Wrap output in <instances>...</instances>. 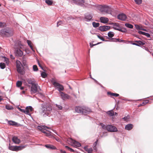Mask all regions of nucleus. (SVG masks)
Here are the masks:
<instances>
[{"label": "nucleus", "instance_id": "nucleus-1", "mask_svg": "<svg viewBox=\"0 0 153 153\" xmlns=\"http://www.w3.org/2000/svg\"><path fill=\"white\" fill-rule=\"evenodd\" d=\"M41 114L44 117L48 116L52 110V108L49 103H45L42 105Z\"/></svg>", "mask_w": 153, "mask_h": 153}, {"label": "nucleus", "instance_id": "nucleus-2", "mask_svg": "<svg viewBox=\"0 0 153 153\" xmlns=\"http://www.w3.org/2000/svg\"><path fill=\"white\" fill-rule=\"evenodd\" d=\"M13 34V30L11 27H7L1 29L0 30V34L3 36H11Z\"/></svg>", "mask_w": 153, "mask_h": 153}, {"label": "nucleus", "instance_id": "nucleus-3", "mask_svg": "<svg viewBox=\"0 0 153 153\" xmlns=\"http://www.w3.org/2000/svg\"><path fill=\"white\" fill-rule=\"evenodd\" d=\"M16 46H17L18 47L15 48L14 53L15 56L18 57H21L23 55V51L20 49L22 48V46H23L21 44L20 41H18L15 44Z\"/></svg>", "mask_w": 153, "mask_h": 153}, {"label": "nucleus", "instance_id": "nucleus-4", "mask_svg": "<svg viewBox=\"0 0 153 153\" xmlns=\"http://www.w3.org/2000/svg\"><path fill=\"white\" fill-rule=\"evenodd\" d=\"M97 8L102 13H111L112 12L111 7L107 5H99L97 6Z\"/></svg>", "mask_w": 153, "mask_h": 153}, {"label": "nucleus", "instance_id": "nucleus-5", "mask_svg": "<svg viewBox=\"0 0 153 153\" xmlns=\"http://www.w3.org/2000/svg\"><path fill=\"white\" fill-rule=\"evenodd\" d=\"M75 110L78 113L85 114L88 113L90 111V109L85 107L80 106L76 107L75 108Z\"/></svg>", "mask_w": 153, "mask_h": 153}, {"label": "nucleus", "instance_id": "nucleus-6", "mask_svg": "<svg viewBox=\"0 0 153 153\" xmlns=\"http://www.w3.org/2000/svg\"><path fill=\"white\" fill-rule=\"evenodd\" d=\"M68 143L72 146L77 148L81 146V144L78 142L72 139L71 138H69L68 139Z\"/></svg>", "mask_w": 153, "mask_h": 153}, {"label": "nucleus", "instance_id": "nucleus-7", "mask_svg": "<svg viewBox=\"0 0 153 153\" xmlns=\"http://www.w3.org/2000/svg\"><path fill=\"white\" fill-rule=\"evenodd\" d=\"M24 146H12L10 144H9V149L13 151H18L22 149L25 148Z\"/></svg>", "mask_w": 153, "mask_h": 153}, {"label": "nucleus", "instance_id": "nucleus-8", "mask_svg": "<svg viewBox=\"0 0 153 153\" xmlns=\"http://www.w3.org/2000/svg\"><path fill=\"white\" fill-rule=\"evenodd\" d=\"M52 82L53 84V85L60 92L61 91H63L64 90V87L63 85L59 84V83L56 82L53 80H52Z\"/></svg>", "mask_w": 153, "mask_h": 153}, {"label": "nucleus", "instance_id": "nucleus-9", "mask_svg": "<svg viewBox=\"0 0 153 153\" xmlns=\"http://www.w3.org/2000/svg\"><path fill=\"white\" fill-rule=\"evenodd\" d=\"M106 129L108 131L111 132H116L117 131V129L116 127L111 125H107Z\"/></svg>", "mask_w": 153, "mask_h": 153}, {"label": "nucleus", "instance_id": "nucleus-10", "mask_svg": "<svg viewBox=\"0 0 153 153\" xmlns=\"http://www.w3.org/2000/svg\"><path fill=\"white\" fill-rule=\"evenodd\" d=\"M37 84L33 85L31 87V92L32 94H34L38 91Z\"/></svg>", "mask_w": 153, "mask_h": 153}, {"label": "nucleus", "instance_id": "nucleus-11", "mask_svg": "<svg viewBox=\"0 0 153 153\" xmlns=\"http://www.w3.org/2000/svg\"><path fill=\"white\" fill-rule=\"evenodd\" d=\"M110 25H113V28L114 30L119 31L120 30L121 27L118 23H110Z\"/></svg>", "mask_w": 153, "mask_h": 153}, {"label": "nucleus", "instance_id": "nucleus-12", "mask_svg": "<svg viewBox=\"0 0 153 153\" xmlns=\"http://www.w3.org/2000/svg\"><path fill=\"white\" fill-rule=\"evenodd\" d=\"M33 111V109L31 106H28L26 108L25 114L30 115L31 112Z\"/></svg>", "mask_w": 153, "mask_h": 153}, {"label": "nucleus", "instance_id": "nucleus-13", "mask_svg": "<svg viewBox=\"0 0 153 153\" xmlns=\"http://www.w3.org/2000/svg\"><path fill=\"white\" fill-rule=\"evenodd\" d=\"M110 29V27L108 26H100L99 30L101 31H105L109 30Z\"/></svg>", "mask_w": 153, "mask_h": 153}, {"label": "nucleus", "instance_id": "nucleus-14", "mask_svg": "<svg viewBox=\"0 0 153 153\" xmlns=\"http://www.w3.org/2000/svg\"><path fill=\"white\" fill-rule=\"evenodd\" d=\"M127 18L126 15L123 13L120 14L118 16V18L120 20L125 21Z\"/></svg>", "mask_w": 153, "mask_h": 153}, {"label": "nucleus", "instance_id": "nucleus-15", "mask_svg": "<svg viewBox=\"0 0 153 153\" xmlns=\"http://www.w3.org/2000/svg\"><path fill=\"white\" fill-rule=\"evenodd\" d=\"M60 95L63 100L68 99L70 98V97L68 95L64 94L62 92H60Z\"/></svg>", "mask_w": 153, "mask_h": 153}, {"label": "nucleus", "instance_id": "nucleus-16", "mask_svg": "<svg viewBox=\"0 0 153 153\" xmlns=\"http://www.w3.org/2000/svg\"><path fill=\"white\" fill-rule=\"evenodd\" d=\"M100 22L104 24H106L108 21V18L104 17H101L100 18Z\"/></svg>", "mask_w": 153, "mask_h": 153}, {"label": "nucleus", "instance_id": "nucleus-17", "mask_svg": "<svg viewBox=\"0 0 153 153\" xmlns=\"http://www.w3.org/2000/svg\"><path fill=\"white\" fill-rule=\"evenodd\" d=\"M12 140L16 144H19L21 142L20 140L16 136L13 137Z\"/></svg>", "mask_w": 153, "mask_h": 153}, {"label": "nucleus", "instance_id": "nucleus-18", "mask_svg": "<svg viewBox=\"0 0 153 153\" xmlns=\"http://www.w3.org/2000/svg\"><path fill=\"white\" fill-rule=\"evenodd\" d=\"M73 3L81 5L84 3V0H72Z\"/></svg>", "mask_w": 153, "mask_h": 153}, {"label": "nucleus", "instance_id": "nucleus-19", "mask_svg": "<svg viewBox=\"0 0 153 153\" xmlns=\"http://www.w3.org/2000/svg\"><path fill=\"white\" fill-rule=\"evenodd\" d=\"M133 127V125L130 124L127 125L125 127L126 129L128 130H130Z\"/></svg>", "mask_w": 153, "mask_h": 153}, {"label": "nucleus", "instance_id": "nucleus-20", "mask_svg": "<svg viewBox=\"0 0 153 153\" xmlns=\"http://www.w3.org/2000/svg\"><path fill=\"white\" fill-rule=\"evenodd\" d=\"M107 94L110 95L111 97H118L119 96V94L117 93H112L110 92H107Z\"/></svg>", "mask_w": 153, "mask_h": 153}, {"label": "nucleus", "instance_id": "nucleus-21", "mask_svg": "<svg viewBox=\"0 0 153 153\" xmlns=\"http://www.w3.org/2000/svg\"><path fill=\"white\" fill-rule=\"evenodd\" d=\"M16 68L17 71L19 73L21 74H23V71L22 67H17Z\"/></svg>", "mask_w": 153, "mask_h": 153}, {"label": "nucleus", "instance_id": "nucleus-22", "mask_svg": "<svg viewBox=\"0 0 153 153\" xmlns=\"http://www.w3.org/2000/svg\"><path fill=\"white\" fill-rule=\"evenodd\" d=\"M45 147L51 149H56V147L52 145H46L45 146Z\"/></svg>", "mask_w": 153, "mask_h": 153}, {"label": "nucleus", "instance_id": "nucleus-23", "mask_svg": "<svg viewBox=\"0 0 153 153\" xmlns=\"http://www.w3.org/2000/svg\"><path fill=\"white\" fill-rule=\"evenodd\" d=\"M37 128L39 130H40L41 131L42 130V129L44 128H48V129L50 128L47 127L45 126H38L37 127Z\"/></svg>", "mask_w": 153, "mask_h": 153}, {"label": "nucleus", "instance_id": "nucleus-24", "mask_svg": "<svg viewBox=\"0 0 153 153\" xmlns=\"http://www.w3.org/2000/svg\"><path fill=\"white\" fill-rule=\"evenodd\" d=\"M85 18L87 19V21H89L92 18L91 15L90 14L85 16Z\"/></svg>", "mask_w": 153, "mask_h": 153}, {"label": "nucleus", "instance_id": "nucleus-25", "mask_svg": "<svg viewBox=\"0 0 153 153\" xmlns=\"http://www.w3.org/2000/svg\"><path fill=\"white\" fill-rule=\"evenodd\" d=\"M84 149L88 153H91L93 151V149L92 148L88 149L87 147H85Z\"/></svg>", "mask_w": 153, "mask_h": 153}, {"label": "nucleus", "instance_id": "nucleus-26", "mask_svg": "<svg viewBox=\"0 0 153 153\" xmlns=\"http://www.w3.org/2000/svg\"><path fill=\"white\" fill-rule=\"evenodd\" d=\"M135 42L137 43V45H138V46H140V45H144L145 44V43L143 42L140 40L135 41Z\"/></svg>", "mask_w": 153, "mask_h": 153}, {"label": "nucleus", "instance_id": "nucleus-27", "mask_svg": "<svg viewBox=\"0 0 153 153\" xmlns=\"http://www.w3.org/2000/svg\"><path fill=\"white\" fill-rule=\"evenodd\" d=\"M27 42L28 44V45L30 46L31 50L33 51H34L32 45V42L30 40H27Z\"/></svg>", "mask_w": 153, "mask_h": 153}, {"label": "nucleus", "instance_id": "nucleus-28", "mask_svg": "<svg viewBox=\"0 0 153 153\" xmlns=\"http://www.w3.org/2000/svg\"><path fill=\"white\" fill-rule=\"evenodd\" d=\"M107 114L110 116H113L114 115V111L113 110L109 111L107 112Z\"/></svg>", "mask_w": 153, "mask_h": 153}, {"label": "nucleus", "instance_id": "nucleus-29", "mask_svg": "<svg viewBox=\"0 0 153 153\" xmlns=\"http://www.w3.org/2000/svg\"><path fill=\"white\" fill-rule=\"evenodd\" d=\"M16 67L22 66V64L21 62L19 61L16 60Z\"/></svg>", "mask_w": 153, "mask_h": 153}, {"label": "nucleus", "instance_id": "nucleus-30", "mask_svg": "<svg viewBox=\"0 0 153 153\" xmlns=\"http://www.w3.org/2000/svg\"><path fill=\"white\" fill-rule=\"evenodd\" d=\"M9 124L10 125L14 126L17 125V123L12 121H9L8 122Z\"/></svg>", "mask_w": 153, "mask_h": 153}, {"label": "nucleus", "instance_id": "nucleus-31", "mask_svg": "<svg viewBox=\"0 0 153 153\" xmlns=\"http://www.w3.org/2000/svg\"><path fill=\"white\" fill-rule=\"evenodd\" d=\"M125 26L129 28L132 29L133 27V26L131 24L129 23H126L125 24Z\"/></svg>", "mask_w": 153, "mask_h": 153}, {"label": "nucleus", "instance_id": "nucleus-32", "mask_svg": "<svg viewBox=\"0 0 153 153\" xmlns=\"http://www.w3.org/2000/svg\"><path fill=\"white\" fill-rule=\"evenodd\" d=\"M92 25L94 27H99L100 24L99 23H96L94 22L92 23Z\"/></svg>", "mask_w": 153, "mask_h": 153}, {"label": "nucleus", "instance_id": "nucleus-33", "mask_svg": "<svg viewBox=\"0 0 153 153\" xmlns=\"http://www.w3.org/2000/svg\"><path fill=\"white\" fill-rule=\"evenodd\" d=\"M108 35L109 37L111 38L114 36V33L110 31L108 33Z\"/></svg>", "mask_w": 153, "mask_h": 153}, {"label": "nucleus", "instance_id": "nucleus-34", "mask_svg": "<svg viewBox=\"0 0 153 153\" xmlns=\"http://www.w3.org/2000/svg\"><path fill=\"white\" fill-rule=\"evenodd\" d=\"M46 3L49 5H51L53 3V1L52 0H46Z\"/></svg>", "mask_w": 153, "mask_h": 153}, {"label": "nucleus", "instance_id": "nucleus-35", "mask_svg": "<svg viewBox=\"0 0 153 153\" xmlns=\"http://www.w3.org/2000/svg\"><path fill=\"white\" fill-rule=\"evenodd\" d=\"M22 84V82L21 81H18L16 82V86L19 87L21 86Z\"/></svg>", "mask_w": 153, "mask_h": 153}, {"label": "nucleus", "instance_id": "nucleus-36", "mask_svg": "<svg viewBox=\"0 0 153 153\" xmlns=\"http://www.w3.org/2000/svg\"><path fill=\"white\" fill-rule=\"evenodd\" d=\"M5 63H0V67L1 69H3L5 68Z\"/></svg>", "mask_w": 153, "mask_h": 153}, {"label": "nucleus", "instance_id": "nucleus-37", "mask_svg": "<svg viewBox=\"0 0 153 153\" xmlns=\"http://www.w3.org/2000/svg\"><path fill=\"white\" fill-rule=\"evenodd\" d=\"M135 26L136 29L138 30L142 29V27L138 25H135Z\"/></svg>", "mask_w": 153, "mask_h": 153}, {"label": "nucleus", "instance_id": "nucleus-38", "mask_svg": "<svg viewBox=\"0 0 153 153\" xmlns=\"http://www.w3.org/2000/svg\"><path fill=\"white\" fill-rule=\"evenodd\" d=\"M129 118L130 117L129 116H127L125 117H124L123 118V119L125 121L127 122L128 121Z\"/></svg>", "mask_w": 153, "mask_h": 153}, {"label": "nucleus", "instance_id": "nucleus-39", "mask_svg": "<svg viewBox=\"0 0 153 153\" xmlns=\"http://www.w3.org/2000/svg\"><path fill=\"white\" fill-rule=\"evenodd\" d=\"M97 36L101 40H102V41H106L105 40L104 38L102 37V36H101L100 35H97Z\"/></svg>", "mask_w": 153, "mask_h": 153}, {"label": "nucleus", "instance_id": "nucleus-40", "mask_svg": "<svg viewBox=\"0 0 153 153\" xmlns=\"http://www.w3.org/2000/svg\"><path fill=\"white\" fill-rule=\"evenodd\" d=\"M41 76L43 78H45L47 76V75L45 72H43L41 74Z\"/></svg>", "mask_w": 153, "mask_h": 153}, {"label": "nucleus", "instance_id": "nucleus-41", "mask_svg": "<svg viewBox=\"0 0 153 153\" xmlns=\"http://www.w3.org/2000/svg\"><path fill=\"white\" fill-rule=\"evenodd\" d=\"M65 148L68 150L70 151L71 152H74V150L73 149L69 147L68 146H65Z\"/></svg>", "mask_w": 153, "mask_h": 153}, {"label": "nucleus", "instance_id": "nucleus-42", "mask_svg": "<svg viewBox=\"0 0 153 153\" xmlns=\"http://www.w3.org/2000/svg\"><path fill=\"white\" fill-rule=\"evenodd\" d=\"M135 3L138 4H141L142 2V0H134Z\"/></svg>", "mask_w": 153, "mask_h": 153}, {"label": "nucleus", "instance_id": "nucleus-43", "mask_svg": "<svg viewBox=\"0 0 153 153\" xmlns=\"http://www.w3.org/2000/svg\"><path fill=\"white\" fill-rule=\"evenodd\" d=\"M33 69L34 71H37L38 70V68L36 65H34L33 66Z\"/></svg>", "mask_w": 153, "mask_h": 153}, {"label": "nucleus", "instance_id": "nucleus-44", "mask_svg": "<svg viewBox=\"0 0 153 153\" xmlns=\"http://www.w3.org/2000/svg\"><path fill=\"white\" fill-rule=\"evenodd\" d=\"M6 108L7 109L9 110L12 109L13 108V107L12 106L9 105H6Z\"/></svg>", "mask_w": 153, "mask_h": 153}, {"label": "nucleus", "instance_id": "nucleus-45", "mask_svg": "<svg viewBox=\"0 0 153 153\" xmlns=\"http://www.w3.org/2000/svg\"><path fill=\"white\" fill-rule=\"evenodd\" d=\"M4 61L6 62V63H7V65L9 64V60L8 58L6 57L4 58Z\"/></svg>", "mask_w": 153, "mask_h": 153}, {"label": "nucleus", "instance_id": "nucleus-46", "mask_svg": "<svg viewBox=\"0 0 153 153\" xmlns=\"http://www.w3.org/2000/svg\"><path fill=\"white\" fill-rule=\"evenodd\" d=\"M63 24V22L62 21H60L57 22V27L59 26V25H61Z\"/></svg>", "mask_w": 153, "mask_h": 153}, {"label": "nucleus", "instance_id": "nucleus-47", "mask_svg": "<svg viewBox=\"0 0 153 153\" xmlns=\"http://www.w3.org/2000/svg\"><path fill=\"white\" fill-rule=\"evenodd\" d=\"M22 59H23V61H22L23 63V65H25L26 64V60L25 59L24 57V56H23V57L22 58Z\"/></svg>", "mask_w": 153, "mask_h": 153}, {"label": "nucleus", "instance_id": "nucleus-48", "mask_svg": "<svg viewBox=\"0 0 153 153\" xmlns=\"http://www.w3.org/2000/svg\"><path fill=\"white\" fill-rule=\"evenodd\" d=\"M143 35L146 36L147 37H150V35L149 33H146L145 32L143 34Z\"/></svg>", "mask_w": 153, "mask_h": 153}, {"label": "nucleus", "instance_id": "nucleus-49", "mask_svg": "<svg viewBox=\"0 0 153 153\" xmlns=\"http://www.w3.org/2000/svg\"><path fill=\"white\" fill-rule=\"evenodd\" d=\"M119 31L123 32H125L126 31V30L125 29L122 28L121 27L120 30Z\"/></svg>", "mask_w": 153, "mask_h": 153}, {"label": "nucleus", "instance_id": "nucleus-50", "mask_svg": "<svg viewBox=\"0 0 153 153\" xmlns=\"http://www.w3.org/2000/svg\"><path fill=\"white\" fill-rule=\"evenodd\" d=\"M56 107L60 110H61L62 109V107L61 105H58L57 104L56 105Z\"/></svg>", "mask_w": 153, "mask_h": 153}, {"label": "nucleus", "instance_id": "nucleus-51", "mask_svg": "<svg viewBox=\"0 0 153 153\" xmlns=\"http://www.w3.org/2000/svg\"><path fill=\"white\" fill-rule=\"evenodd\" d=\"M128 42V43H130L131 44H132L133 45H136L137 46H138V45H137V43H132V41H129Z\"/></svg>", "mask_w": 153, "mask_h": 153}, {"label": "nucleus", "instance_id": "nucleus-52", "mask_svg": "<svg viewBox=\"0 0 153 153\" xmlns=\"http://www.w3.org/2000/svg\"><path fill=\"white\" fill-rule=\"evenodd\" d=\"M28 82L29 84H31L32 85H34V84H35V83H34L31 80H30L28 81Z\"/></svg>", "mask_w": 153, "mask_h": 153}, {"label": "nucleus", "instance_id": "nucleus-53", "mask_svg": "<svg viewBox=\"0 0 153 153\" xmlns=\"http://www.w3.org/2000/svg\"><path fill=\"white\" fill-rule=\"evenodd\" d=\"M5 25L4 23L0 22V27H4Z\"/></svg>", "mask_w": 153, "mask_h": 153}, {"label": "nucleus", "instance_id": "nucleus-54", "mask_svg": "<svg viewBox=\"0 0 153 153\" xmlns=\"http://www.w3.org/2000/svg\"><path fill=\"white\" fill-rule=\"evenodd\" d=\"M101 125L102 128H103V129L106 128V126L105 125L103 124L102 123Z\"/></svg>", "mask_w": 153, "mask_h": 153}, {"label": "nucleus", "instance_id": "nucleus-55", "mask_svg": "<svg viewBox=\"0 0 153 153\" xmlns=\"http://www.w3.org/2000/svg\"><path fill=\"white\" fill-rule=\"evenodd\" d=\"M45 128H44L41 131L43 133H45V134H46L47 133V132H46V130Z\"/></svg>", "mask_w": 153, "mask_h": 153}, {"label": "nucleus", "instance_id": "nucleus-56", "mask_svg": "<svg viewBox=\"0 0 153 153\" xmlns=\"http://www.w3.org/2000/svg\"><path fill=\"white\" fill-rule=\"evenodd\" d=\"M144 33H145L144 32H143L142 31H138V33L140 34L143 35V34Z\"/></svg>", "mask_w": 153, "mask_h": 153}, {"label": "nucleus", "instance_id": "nucleus-57", "mask_svg": "<svg viewBox=\"0 0 153 153\" xmlns=\"http://www.w3.org/2000/svg\"><path fill=\"white\" fill-rule=\"evenodd\" d=\"M100 43H97V44H95V45H94V44H92V45H91V44H90V47L92 48V47L93 46L95 45H97V44H100Z\"/></svg>", "mask_w": 153, "mask_h": 153}, {"label": "nucleus", "instance_id": "nucleus-58", "mask_svg": "<svg viewBox=\"0 0 153 153\" xmlns=\"http://www.w3.org/2000/svg\"><path fill=\"white\" fill-rule=\"evenodd\" d=\"M46 135L47 136H51V132H49V133H47L46 134Z\"/></svg>", "mask_w": 153, "mask_h": 153}, {"label": "nucleus", "instance_id": "nucleus-59", "mask_svg": "<svg viewBox=\"0 0 153 153\" xmlns=\"http://www.w3.org/2000/svg\"><path fill=\"white\" fill-rule=\"evenodd\" d=\"M143 102H144L145 105L146 104L148 103L149 102V101L148 100H146Z\"/></svg>", "mask_w": 153, "mask_h": 153}, {"label": "nucleus", "instance_id": "nucleus-60", "mask_svg": "<svg viewBox=\"0 0 153 153\" xmlns=\"http://www.w3.org/2000/svg\"><path fill=\"white\" fill-rule=\"evenodd\" d=\"M21 111L22 112L25 113V111H26V108L25 109H21Z\"/></svg>", "mask_w": 153, "mask_h": 153}, {"label": "nucleus", "instance_id": "nucleus-61", "mask_svg": "<svg viewBox=\"0 0 153 153\" xmlns=\"http://www.w3.org/2000/svg\"><path fill=\"white\" fill-rule=\"evenodd\" d=\"M60 152L61 153H67L65 151H63L62 150H60Z\"/></svg>", "mask_w": 153, "mask_h": 153}, {"label": "nucleus", "instance_id": "nucleus-62", "mask_svg": "<svg viewBox=\"0 0 153 153\" xmlns=\"http://www.w3.org/2000/svg\"><path fill=\"white\" fill-rule=\"evenodd\" d=\"M145 104L144 102H143L142 103L140 104V106H144V105H145Z\"/></svg>", "mask_w": 153, "mask_h": 153}, {"label": "nucleus", "instance_id": "nucleus-63", "mask_svg": "<svg viewBox=\"0 0 153 153\" xmlns=\"http://www.w3.org/2000/svg\"><path fill=\"white\" fill-rule=\"evenodd\" d=\"M71 19V17H68L67 18V20H68Z\"/></svg>", "mask_w": 153, "mask_h": 153}, {"label": "nucleus", "instance_id": "nucleus-64", "mask_svg": "<svg viewBox=\"0 0 153 153\" xmlns=\"http://www.w3.org/2000/svg\"><path fill=\"white\" fill-rule=\"evenodd\" d=\"M118 39H114V41H117V40H118Z\"/></svg>", "mask_w": 153, "mask_h": 153}]
</instances>
